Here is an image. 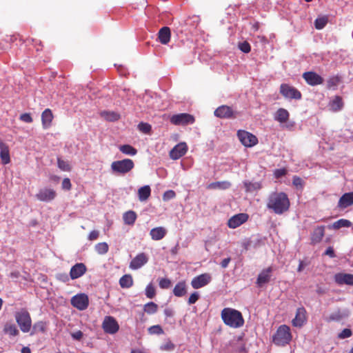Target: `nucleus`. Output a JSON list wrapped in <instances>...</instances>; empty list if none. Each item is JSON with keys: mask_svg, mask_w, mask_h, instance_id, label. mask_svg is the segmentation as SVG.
Instances as JSON below:
<instances>
[{"mask_svg": "<svg viewBox=\"0 0 353 353\" xmlns=\"http://www.w3.org/2000/svg\"><path fill=\"white\" fill-rule=\"evenodd\" d=\"M290 206V199L285 192H273L268 196L266 207L276 214L288 211Z\"/></svg>", "mask_w": 353, "mask_h": 353, "instance_id": "obj_1", "label": "nucleus"}, {"mask_svg": "<svg viewBox=\"0 0 353 353\" xmlns=\"http://www.w3.org/2000/svg\"><path fill=\"white\" fill-rule=\"evenodd\" d=\"M221 316L223 323L231 327H241L244 324L242 314L235 309L225 307L222 310Z\"/></svg>", "mask_w": 353, "mask_h": 353, "instance_id": "obj_2", "label": "nucleus"}, {"mask_svg": "<svg viewBox=\"0 0 353 353\" xmlns=\"http://www.w3.org/2000/svg\"><path fill=\"white\" fill-rule=\"evenodd\" d=\"M292 340L290 328L286 325H280L272 337L273 343L278 346H284Z\"/></svg>", "mask_w": 353, "mask_h": 353, "instance_id": "obj_3", "label": "nucleus"}, {"mask_svg": "<svg viewBox=\"0 0 353 353\" xmlns=\"http://www.w3.org/2000/svg\"><path fill=\"white\" fill-rule=\"evenodd\" d=\"M15 320L20 327V330L24 332H28L32 327V319L30 313L26 309H21L14 314Z\"/></svg>", "mask_w": 353, "mask_h": 353, "instance_id": "obj_4", "label": "nucleus"}, {"mask_svg": "<svg viewBox=\"0 0 353 353\" xmlns=\"http://www.w3.org/2000/svg\"><path fill=\"white\" fill-rule=\"evenodd\" d=\"M134 167V161L130 159L113 161L111 164L112 172L117 174H125L130 172Z\"/></svg>", "mask_w": 353, "mask_h": 353, "instance_id": "obj_5", "label": "nucleus"}, {"mask_svg": "<svg viewBox=\"0 0 353 353\" xmlns=\"http://www.w3.org/2000/svg\"><path fill=\"white\" fill-rule=\"evenodd\" d=\"M170 121L175 125L185 126L193 124L195 122V117L188 113H179L170 117Z\"/></svg>", "mask_w": 353, "mask_h": 353, "instance_id": "obj_6", "label": "nucleus"}, {"mask_svg": "<svg viewBox=\"0 0 353 353\" xmlns=\"http://www.w3.org/2000/svg\"><path fill=\"white\" fill-rule=\"evenodd\" d=\"M280 93L284 98L288 99L300 100L302 98L301 92L288 83H282L280 85Z\"/></svg>", "mask_w": 353, "mask_h": 353, "instance_id": "obj_7", "label": "nucleus"}, {"mask_svg": "<svg viewBox=\"0 0 353 353\" xmlns=\"http://www.w3.org/2000/svg\"><path fill=\"white\" fill-rule=\"evenodd\" d=\"M101 327L105 333L114 334L119 330V325L114 317L106 316L102 322Z\"/></svg>", "mask_w": 353, "mask_h": 353, "instance_id": "obj_8", "label": "nucleus"}, {"mask_svg": "<svg viewBox=\"0 0 353 353\" xmlns=\"http://www.w3.org/2000/svg\"><path fill=\"white\" fill-rule=\"evenodd\" d=\"M237 136L241 143L245 147H252L258 143L256 137L245 130H239Z\"/></svg>", "mask_w": 353, "mask_h": 353, "instance_id": "obj_9", "label": "nucleus"}, {"mask_svg": "<svg viewBox=\"0 0 353 353\" xmlns=\"http://www.w3.org/2000/svg\"><path fill=\"white\" fill-rule=\"evenodd\" d=\"M214 115L220 119H234L237 117L238 112L232 110L228 105H223L214 110Z\"/></svg>", "mask_w": 353, "mask_h": 353, "instance_id": "obj_10", "label": "nucleus"}, {"mask_svg": "<svg viewBox=\"0 0 353 353\" xmlns=\"http://www.w3.org/2000/svg\"><path fill=\"white\" fill-rule=\"evenodd\" d=\"M71 305L79 310L87 309L89 305L88 295L81 293L72 296L71 299Z\"/></svg>", "mask_w": 353, "mask_h": 353, "instance_id": "obj_11", "label": "nucleus"}, {"mask_svg": "<svg viewBox=\"0 0 353 353\" xmlns=\"http://www.w3.org/2000/svg\"><path fill=\"white\" fill-rule=\"evenodd\" d=\"M35 196L40 201L50 202L56 198L57 192L52 188H43L39 190Z\"/></svg>", "mask_w": 353, "mask_h": 353, "instance_id": "obj_12", "label": "nucleus"}, {"mask_svg": "<svg viewBox=\"0 0 353 353\" xmlns=\"http://www.w3.org/2000/svg\"><path fill=\"white\" fill-rule=\"evenodd\" d=\"M302 77L305 82L311 86L321 85L324 81L321 76L312 71L305 72Z\"/></svg>", "mask_w": 353, "mask_h": 353, "instance_id": "obj_13", "label": "nucleus"}, {"mask_svg": "<svg viewBox=\"0 0 353 353\" xmlns=\"http://www.w3.org/2000/svg\"><path fill=\"white\" fill-rule=\"evenodd\" d=\"M212 280L210 274L204 273L192 279L191 285L194 289H199L207 285Z\"/></svg>", "mask_w": 353, "mask_h": 353, "instance_id": "obj_14", "label": "nucleus"}, {"mask_svg": "<svg viewBox=\"0 0 353 353\" xmlns=\"http://www.w3.org/2000/svg\"><path fill=\"white\" fill-rule=\"evenodd\" d=\"M188 151V145L185 142H181L176 145L170 152L172 159L176 160L185 154Z\"/></svg>", "mask_w": 353, "mask_h": 353, "instance_id": "obj_15", "label": "nucleus"}, {"mask_svg": "<svg viewBox=\"0 0 353 353\" xmlns=\"http://www.w3.org/2000/svg\"><path fill=\"white\" fill-rule=\"evenodd\" d=\"M248 215L245 213H240L232 216L228 222L230 228H236L243 223H245L248 219Z\"/></svg>", "mask_w": 353, "mask_h": 353, "instance_id": "obj_16", "label": "nucleus"}, {"mask_svg": "<svg viewBox=\"0 0 353 353\" xmlns=\"http://www.w3.org/2000/svg\"><path fill=\"white\" fill-rule=\"evenodd\" d=\"M306 310L303 307H299L296 310L295 317L292 321V324L294 327H301L306 322Z\"/></svg>", "mask_w": 353, "mask_h": 353, "instance_id": "obj_17", "label": "nucleus"}, {"mask_svg": "<svg viewBox=\"0 0 353 353\" xmlns=\"http://www.w3.org/2000/svg\"><path fill=\"white\" fill-rule=\"evenodd\" d=\"M148 261V256L145 253H139L134 259H132L130 263V268L132 270H137L141 268Z\"/></svg>", "mask_w": 353, "mask_h": 353, "instance_id": "obj_18", "label": "nucleus"}, {"mask_svg": "<svg viewBox=\"0 0 353 353\" xmlns=\"http://www.w3.org/2000/svg\"><path fill=\"white\" fill-rule=\"evenodd\" d=\"M87 272V268L83 263H78L73 265L70 271L71 279H77L83 276Z\"/></svg>", "mask_w": 353, "mask_h": 353, "instance_id": "obj_19", "label": "nucleus"}, {"mask_svg": "<svg viewBox=\"0 0 353 353\" xmlns=\"http://www.w3.org/2000/svg\"><path fill=\"white\" fill-rule=\"evenodd\" d=\"M272 270H273L272 267H268L260 272V274L258 275L256 282L259 287H262L263 285L268 283L270 281Z\"/></svg>", "mask_w": 353, "mask_h": 353, "instance_id": "obj_20", "label": "nucleus"}, {"mask_svg": "<svg viewBox=\"0 0 353 353\" xmlns=\"http://www.w3.org/2000/svg\"><path fill=\"white\" fill-rule=\"evenodd\" d=\"M334 281L339 285H353V274L349 273H337L334 275Z\"/></svg>", "mask_w": 353, "mask_h": 353, "instance_id": "obj_21", "label": "nucleus"}, {"mask_svg": "<svg viewBox=\"0 0 353 353\" xmlns=\"http://www.w3.org/2000/svg\"><path fill=\"white\" fill-rule=\"evenodd\" d=\"M0 159L3 165L10 162V150L8 145L0 138Z\"/></svg>", "mask_w": 353, "mask_h": 353, "instance_id": "obj_22", "label": "nucleus"}, {"mask_svg": "<svg viewBox=\"0 0 353 353\" xmlns=\"http://www.w3.org/2000/svg\"><path fill=\"white\" fill-rule=\"evenodd\" d=\"M325 235V226L316 227L311 234V244L315 245L321 241Z\"/></svg>", "mask_w": 353, "mask_h": 353, "instance_id": "obj_23", "label": "nucleus"}, {"mask_svg": "<svg viewBox=\"0 0 353 353\" xmlns=\"http://www.w3.org/2000/svg\"><path fill=\"white\" fill-rule=\"evenodd\" d=\"M54 116L50 109H46L41 114V122L44 129L50 128L52 125Z\"/></svg>", "mask_w": 353, "mask_h": 353, "instance_id": "obj_24", "label": "nucleus"}, {"mask_svg": "<svg viewBox=\"0 0 353 353\" xmlns=\"http://www.w3.org/2000/svg\"><path fill=\"white\" fill-rule=\"evenodd\" d=\"M352 205H353V192L345 193L338 202V207L340 208H346Z\"/></svg>", "mask_w": 353, "mask_h": 353, "instance_id": "obj_25", "label": "nucleus"}, {"mask_svg": "<svg viewBox=\"0 0 353 353\" xmlns=\"http://www.w3.org/2000/svg\"><path fill=\"white\" fill-rule=\"evenodd\" d=\"M290 118V113L287 110L283 108H279L274 114V119L275 121L283 123L287 122Z\"/></svg>", "mask_w": 353, "mask_h": 353, "instance_id": "obj_26", "label": "nucleus"}, {"mask_svg": "<svg viewBox=\"0 0 353 353\" xmlns=\"http://www.w3.org/2000/svg\"><path fill=\"white\" fill-rule=\"evenodd\" d=\"M167 234V230L163 227H157L152 228L150 232V235L152 240L159 241L164 238Z\"/></svg>", "mask_w": 353, "mask_h": 353, "instance_id": "obj_27", "label": "nucleus"}, {"mask_svg": "<svg viewBox=\"0 0 353 353\" xmlns=\"http://www.w3.org/2000/svg\"><path fill=\"white\" fill-rule=\"evenodd\" d=\"M187 293V285L185 281L178 282L173 289V294L175 296L181 297Z\"/></svg>", "mask_w": 353, "mask_h": 353, "instance_id": "obj_28", "label": "nucleus"}, {"mask_svg": "<svg viewBox=\"0 0 353 353\" xmlns=\"http://www.w3.org/2000/svg\"><path fill=\"white\" fill-rule=\"evenodd\" d=\"M171 37L170 29L168 27H163L158 33L159 41L164 45L170 42Z\"/></svg>", "mask_w": 353, "mask_h": 353, "instance_id": "obj_29", "label": "nucleus"}, {"mask_svg": "<svg viewBox=\"0 0 353 353\" xmlns=\"http://www.w3.org/2000/svg\"><path fill=\"white\" fill-rule=\"evenodd\" d=\"M343 105V99L340 96H335L329 103L330 109L334 112L342 110Z\"/></svg>", "mask_w": 353, "mask_h": 353, "instance_id": "obj_30", "label": "nucleus"}, {"mask_svg": "<svg viewBox=\"0 0 353 353\" xmlns=\"http://www.w3.org/2000/svg\"><path fill=\"white\" fill-rule=\"evenodd\" d=\"M151 189L149 185H144L138 190V196L141 201H146L150 196Z\"/></svg>", "mask_w": 353, "mask_h": 353, "instance_id": "obj_31", "label": "nucleus"}, {"mask_svg": "<svg viewBox=\"0 0 353 353\" xmlns=\"http://www.w3.org/2000/svg\"><path fill=\"white\" fill-rule=\"evenodd\" d=\"M243 185L246 192H251L253 191L259 190L262 188V185L259 182H251L245 181L243 182Z\"/></svg>", "mask_w": 353, "mask_h": 353, "instance_id": "obj_32", "label": "nucleus"}, {"mask_svg": "<svg viewBox=\"0 0 353 353\" xmlns=\"http://www.w3.org/2000/svg\"><path fill=\"white\" fill-rule=\"evenodd\" d=\"M119 285L122 288H129L133 285V279L130 274H125L119 279Z\"/></svg>", "mask_w": 353, "mask_h": 353, "instance_id": "obj_33", "label": "nucleus"}, {"mask_svg": "<svg viewBox=\"0 0 353 353\" xmlns=\"http://www.w3.org/2000/svg\"><path fill=\"white\" fill-rule=\"evenodd\" d=\"M123 221L126 225H133L137 219V214L134 211L130 210L124 213Z\"/></svg>", "mask_w": 353, "mask_h": 353, "instance_id": "obj_34", "label": "nucleus"}, {"mask_svg": "<svg viewBox=\"0 0 353 353\" xmlns=\"http://www.w3.org/2000/svg\"><path fill=\"white\" fill-rule=\"evenodd\" d=\"M101 116L108 121H115L120 119L118 113L110 111H103L101 112Z\"/></svg>", "mask_w": 353, "mask_h": 353, "instance_id": "obj_35", "label": "nucleus"}, {"mask_svg": "<svg viewBox=\"0 0 353 353\" xmlns=\"http://www.w3.org/2000/svg\"><path fill=\"white\" fill-rule=\"evenodd\" d=\"M343 314L341 313L340 310H338L337 311L330 314L329 316L325 317L324 319L327 323H330L332 321H336V322L340 321L341 320L343 319Z\"/></svg>", "mask_w": 353, "mask_h": 353, "instance_id": "obj_36", "label": "nucleus"}, {"mask_svg": "<svg viewBox=\"0 0 353 353\" xmlns=\"http://www.w3.org/2000/svg\"><path fill=\"white\" fill-rule=\"evenodd\" d=\"M46 327H47V324L46 322L41 321L36 322L32 326V332L31 333V335L38 333V332H41V333L46 332Z\"/></svg>", "mask_w": 353, "mask_h": 353, "instance_id": "obj_37", "label": "nucleus"}, {"mask_svg": "<svg viewBox=\"0 0 353 353\" xmlns=\"http://www.w3.org/2000/svg\"><path fill=\"white\" fill-rule=\"evenodd\" d=\"M119 150L127 155L134 156L137 153V149L130 145L125 144L119 147Z\"/></svg>", "mask_w": 353, "mask_h": 353, "instance_id": "obj_38", "label": "nucleus"}, {"mask_svg": "<svg viewBox=\"0 0 353 353\" xmlns=\"http://www.w3.org/2000/svg\"><path fill=\"white\" fill-rule=\"evenodd\" d=\"M209 187L214 189L227 190L231 187V183L228 181H217L212 183Z\"/></svg>", "mask_w": 353, "mask_h": 353, "instance_id": "obj_39", "label": "nucleus"}, {"mask_svg": "<svg viewBox=\"0 0 353 353\" xmlns=\"http://www.w3.org/2000/svg\"><path fill=\"white\" fill-rule=\"evenodd\" d=\"M158 310V305L154 302H149L143 305V311L148 314H154Z\"/></svg>", "mask_w": 353, "mask_h": 353, "instance_id": "obj_40", "label": "nucleus"}, {"mask_svg": "<svg viewBox=\"0 0 353 353\" xmlns=\"http://www.w3.org/2000/svg\"><path fill=\"white\" fill-rule=\"evenodd\" d=\"M351 225V222L349 220L347 219H339L336 221H335L333 224L332 228L334 230H339L341 228H348Z\"/></svg>", "mask_w": 353, "mask_h": 353, "instance_id": "obj_41", "label": "nucleus"}, {"mask_svg": "<svg viewBox=\"0 0 353 353\" xmlns=\"http://www.w3.org/2000/svg\"><path fill=\"white\" fill-rule=\"evenodd\" d=\"M328 22V18L327 16H323L316 19L314 21V26L317 30L323 29Z\"/></svg>", "mask_w": 353, "mask_h": 353, "instance_id": "obj_42", "label": "nucleus"}, {"mask_svg": "<svg viewBox=\"0 0 353 353\" xmlns=\"http://www.w3.org/2000/svg\"><path fill=\"white\" fill-rule=\"evenodd\" d=\"M95 250L99 254H105L108 252L109 246L107 243L101 242L95 245Z\"/></svg>", "mask_w": 353, "mask_h": 353, "instance_id": "obj_43", "label": "nucleus"}, {"mask_svg": "<svg viewBox=\"0 0 353 353\" xmlns=\"http://www.w3.org/2000/svg\"><path fill=\"white\" fill-rule=\"evenodd\" d=\"M4 332L10 336H17L19 333L14 324H6L4 327Z\"/></svg>", "mask_w": 353, "mask_h": 353, "instance_id": "obj_44", "label": "nucleus"}, {"mask_svg": "<svg viewBox=\"0 0 353 353\" xmlns=\"http://www.w3.org/2000/svg\"><path fill=\"white\" fill-rule=\"evenodd\" d=\"M57 165H58L59 168L63 171L68 172V171H70V170H71V167H70V164L67 161L61 159L59 157L57 159Z\"/></svg>", "mask_w": 353, "mask_h": 353, "instance_id": "obj_45", "label": "nucleus"}, {"mask_svg": "<svg viewBox=\"0 0 353 353\" xmlns=\"http://www.w3.org/2000/svg\"><path fill=\"white\" fill-rule=\"evenodd\" d=\"M156 295L154 287L150 283L146 286L145 296L149 299H153Z\"/></svg>", "mask_w": 353, "mask_h": 353, "instance_id": "obj_46", "label": "nucleus"}, {"mask_svg": "<svg viewBox=\"0 0 353 353\" xmlns=\"http://www.w3.org/2000/svg\"><path fill=\"white\" fill-rule=\"evenodd\" d=\"M148 332L150 334H162L163 330L159 325H152L149 327Z\"/></svg>", "mask_w": 353, "mask_h": 353, "instance_id": "obj_47", "label": "nucleus"}, {"mask_svg": "<svg viewBox=\"0 0 353 353\" xmlns=\"http://www.w3.org/2000/svg\"><path fill=\"white\" fill-rule=\"evenodd\" d=\"M138 128L141 132L145 134H148L151 131V125L147 123H140L138 125Z\"/></svg>", "mask_w": 353, "mask_h": 353, "instance_id": "obj_48", "label": "nucleus"}, {"mask_svg": "<svg viewBox=\"0 0 353 353\" xmlns=\"http://www.w3.org/2000/svg\"><path fill=\"white\" fill-rule=\"evenodd\" d=\"M339 82L338 77H332L327 81V88L331 89L335 88Z\"/></svg>", "mask_w": 353, "mask_h": 353, "instance_id": "obj_49", "label": "nucleus"}, {"mask_svg": "<svg viewBox=\"0 0 353 353\" xmlns=\"http://www.w3.org/2000/svg\"><path fill=\"white\" fill-rule=\"evenodd\" d=\"M161 289H168L171 286V281L167 278H162L159 283Z\"/></svg>", "mask_w": 353, "mask_h": 353, "instance_id": "obj_50", "label": "nucleus"}, {"mask_svg": "<svg viewBox=\"0 0 353 353\" xmlns=\"http://www.w3.org/2000/svg\"><path fill=\"white\" fill-rule=\"evenodd\" d=\"M239 49L244 53H248L251 50V46L248 41H243L239 44Z\"/></svg>", "mask_w": 353, "mask_h": 353, "instance_id": "obj_51", "label": "nucleus"}, {"mask_svg": "<svg viewBox=\"0 0 353 353\" xmlns=\"http://www.w3.org/2000/svg\"><path fill=\"white\" fill-rule=\"evenodd\" d=\"M292 183L296 188L302 189L303 188L304 182L302 179L298 176H293Z\"/></svg>", "mask_w": 353, "mask_h": 353, "instance_id": "obj_52", "label": "nucleus"}, {"mask_svg": "<svg viewBox=\"0 0 353 353\" xmlns=\"http://www.w3.org/2000/svg\"><path fill=\"white\" fill-rule=\"evenodd\" d=\"M352 330L350 329L345 328V329L343 330L342 332L339 334L338 337L339 339H343L350 337L352 336Z\"/></svg>", "mask_w": 353, "mask_h": 353, "instance_id": "obj_53", "label": "nucleus"}, {"mask_svg": "<svg viewBox=\"0 0 353 353\" xmlns=\"http://www.w3.org/2000/svg\"><path fill=\"white\" fill-rule=\"evenodd\" d=\"M200 295L198 292L192 293L188 299V303L189 305L195 303L199 299Z\"/></svg>", "mask_w": 353, "mask_h": 353, "instance_id": "obj_54", "label": "nucleus"}, {"mask_svg": "<svg viewBox=\"0 0 353 353\" xmlns=\"http://www.w3.org/2000/svg\"><path fill=\"white\" fill-rule=\"evenodd\" d=\"M175 196H176V194H175L174 191L170 190H168L164 192V194L163 195V199L164 201H168V200L174 198Z\"/></svg>", "mask_w": 353, "mask_h": 353, "instance_id": "obj_55", "label": "nucleus"}, {"mask_svg": "<svg viewBox=\"0 0 353 353\" xmlns=\"http://www.w3.org/2000/svg\"><path fill=\"white\" fill-rule=\"evenodd\" d=\"M19 119L22 121L28 123H32L33 121L30 113H23V114H21Z\"/></svg>", "mask_w": 353, "mask_h": 353, "instance_id": "obj_56", "label": "nucleus"}, {"mask_svg": "<svg viewBox=\"0 0 353 353\" xmlns=\"http://www.w3.org/2000/svg\"><path fill=\"white\" fill-rule=\"evenodd\" d=\"M63 190H70L72 188V184L69 178H65L61 184Z\"/></svg>", "mask_w": 353, "mask_h": 353, "instance_id": "obj_57", "label": "nucleus"}, {"mask_svg": "<svg viewBox=\"0 0 353 353\" xmlns=\"http://www.w3.org/2000/svg\"><path fill=\"white\" fill-rule=\"evenodd\" d=\"M287 174V170L285 168L276 169L274 170V174L275 178L279 179Z\"/></svg>", "mask_w": 353, "mask_h": 353, "instance_id": "obj_58", "label": "nucleus"}, {"mask_svg": "<svg viewBox=\"0 0 353 353\" xmlns=\"http://www.w3.org/2000/svg\"><path fill=\"white\" fill-rule=\"evenodd\" d=\"M161 349L166 351H172L174 349V345L171 341H169L164 343L161 347Z\"/></svg>", "mask_w": 353, "mask_h": 353, "instance_id": "obj_59", "label": "nucleus"}, {"mask_svg": "<svg viewBox=\"0 0 353 353\" xmlns=\"http://www.w3.org/2000/svg\"><path fill=\"white\" fill-rule=\"evenodd\" d=\"M99 236V232L98 230H92L90 232L88 235V240L89 241H95L97 240Z\"/></svg>", "mask_w": 353, "mask_h": 353, "instance_id": "obj_60", "label": "nucleus"}, {"mask_svg": "<svg viewBox=\"0 0 353 353\" xmlns=\"http://www.w3.org/2000/svg\"><path fill=\"white\" fill-rule=\"evenodd\" d=\"M83 334L81 330L71 333V336L73 339L80 341L83 338Z\"/></svg>", "mask_w": 353, "mask_h": 353, "instance_id": "obj_61", "label": "nucleus"}, {"mask_svg": "<svg viewBox=\"0 0 353 353\" xmlns=\"http://www.w3.org/2000/svg\"><path fill=\"white\" fill-rule=\"evenodd\" d=\"M325 255L329 256L330 258H334L336 256L334 250L332 247L330 246L327 248L325 252Z\"/></svg>", "mask_w": 353, "mask_h": 353, "instance_id": "obj_62", "label": "nucleus"}, {"mask_svg": "<svg viewBox=\"0 0 353 353\" xmlns=\"http://www.w3.org/2000/svg\"><path fill=\"white\" fill-rule=\"evenodd\" d=\"M231 261V259L230 257L225 258L223 260H222L221 263V265L223 268H225L228 267V264L230 263Z\"/></svg>", "mask_w": 353, "mask_h": 353, "instance_id": "obj_63", "label": "nucleus"}, {"mask_svg": "<svg viewBox=\"0 0 353 353\" xmlns=\"http://www.w3.org/2000/svg\"><path fill=\"white\" fill-rule=\"evenodd\" d=\"M57 278L63 282L68 281L69 280L66 274H59L57 276Z\"/></svg>", "mask_w": 353, "mask_h": 353, "instance_id": "obj_64", "label": "nucleus"}]
</instances>
